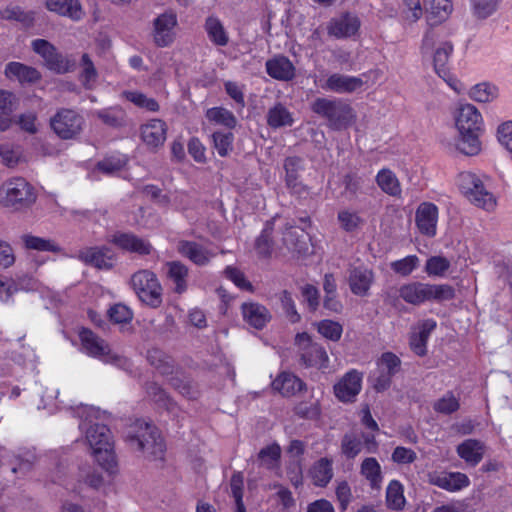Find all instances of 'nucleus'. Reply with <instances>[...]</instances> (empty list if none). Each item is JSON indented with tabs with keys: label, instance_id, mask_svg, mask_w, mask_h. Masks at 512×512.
Instances as JSON below:
<instances>
[{
	"label": "nucleus",
	"instance_id": "obj_40",
	"mask_svg": "<svg viewBox=\"0 0 512 512\" xmlns=\"http://www.w3.org/2000/svg\"><path fill=\"white\" fill-rule=\"evenodd\" d=\"M479 132L480 131L459 132V138L456 143L457 150L464 155H477L481 150Z\"/></svg>",
	"mask_w": 512,
	"mask_h": 512
},
{
	"label": "nucleus",
	"instance_id": "obj_19",
	"mask_svg": "<svg viewBox=\"0 0 512 512\" xmlns=\"http://www.w3.org/2000/svg\"><path fill=\"white\" fill-rule=\"evenodd\" d=\"M483 120L480 112L472 104L460 106L456 116V127L459 132L480 131Z\"/></svg>",
	"mask_w": 512,
	"mask_h": 512
},
{
	"label": "nucleus",
	"instance_id": "obj_46",
	"mask_svg": "<svg viewBox=\"0 0 512 512\" xmlns=\"http://www.w3.org/2000/svg\"><path fill=\"white\" fill-rule=\"evenodd\" d=\"M281 455L279 445L272 444L261 449L258 453L259 464L267 469H274L278 466Z\"/></svg>",
	"mask_w": 512,
	"mask_h": 512
},
{
	"label": "nucleus",
	"instance_id": "obj_16",
	"mask_svg": "<svg viewBox=\"0 0 512 512\" xmlns=\"http://www.w3.org/2000/svg\"><path fill=\"white\" fill-rule=\"evenodd\" d=\"M142 141L153 150L163 146L167 137V125L160 119H152L140 127Z\"/></svg>",
	"mask_w": 512,
	"mask_h": 512
},
{
	"label": "nucleus",
	"instance_id": "obj_15",
	"mask_svg": "<svg viewBox=\"0 0 512 512\" xmlns=\"http://www.w3.org/2000/svg\"><path fill=\"white\" fill-rule=\"evenodd\" d=\"M438 207L431 202L421 203L415 213V223L421 234L434 237L437 231Z\"/></svg>",
	"mask_w": 512,
	"mask_h": 512
},
{
	"label": "nucleus",
	"instance_id": "obj_25",
	"mask_svg": "<svg viewBox=\"0 0 512 512\" xmlns=\"http://www.w3.org/2000/svg\"><path fill=\"white\" fill-rule=\"evenodd\" d=\"M359 26L360 23L356 16L344 14L330 21L328 32L337 38L350 37L358 31Z\"/></svg>",
	"mask_w": 512,
	"mask_h": 512
},
{
	"label": "nucleus",
	"instance_id": "obj_12",
	"mask_svg": "<svg viewBox=\"0 0 512 512\" xmlns=\"http://www.w3.org/2000/svg\"><path fill=\"white\" fill-rule=\"evenodd\" d=\"M85 120L72 109L62 108L51 117L50 126L54 133L63 140L76 139L82 132Z\"/></svg>",
	"mask_w": 512,
	"mask_h": 512
},
{
	"label": "nucleus",
	"instance_id": "obj_10",
	"mask_svg": "<svg viewBox=\"0 0 512 512\" xmlns=\"http://www.w3.org/2000/svg\"><path fill=\"white\" fill-rule=\"evenodd\" d=\"M294 344L297 349L300 363L305 367L326 369L329 364V357L325 348L314 342L306 332L298 333L295 336Z\"/></svg>",
	"mask_w": 512,
	"mask_h": 512
},
{
	"label": "nucleus",
	"instance_id": "obj_21",
	"mask_svg": "<svg viewBox=\"0 0 512 512\" xmlns=\"http://www.w3.org/2000/svg\"><path fill=\"white\" fill-rule=\"evenodd\" d=\"M178 252L198 266L207 265L215 256V253L193 241H180L177 246Z\"/></svg>",
	"mask_w": 512,
	"mask_h": 512
},
{
	"label": "nucleus",
	"instance_id": "obj_22",
	"mask_svg": "<svg viewBox=\"0 0 512 512\" xmlns=\"http://www.w3.org/2000/svg\"><path fill=\"white\" fill-rule=\"evenodd\" d=\"M110 249L103 247H86L78 251L77 258L87 265L99 269H108L112 266L111 257L108 255Z\"/></svg>",
	"mask_w": 512,
	"mask_h": 512
},
{
	"label": "nucleus",
	"instance_id": "obj_28",
	"mask_svg": "<svg viewBox=\"0 0 512 512\" xmlns=\"http://www.w3.org/2000/svg\"><path fill=\"white\" fill-rule=\"evenodd\" d=\"M436 328V321L426 319L420 322L410 338L412 350L419 356L426 354V344L430 333Z\"/></svg>",
	"mask_w": 512,
	"mask_h": 512
},
{
	"label": "nucleus",
	"instance_id": "obj_50",
	"mask_svg": "<svg viewBox=\"0 0 512 512\" xmlns=\"http://www.w3.org/2000/svg\"><path fill=\"white\" fill-rule=\"evenodd\" d=\"M460 407L459 399L452 393L446 392L441 398L437 399L433 404V409L437 413L452 414Z\"/></svg>",
	"mask_w": 512,
	"mask_h": 512
},
{
	"label": "nucleus",
	"instance_id": "obj_9",
	"mask_svg": "<svg viewBox=\"0 0 512 512\" xmlns=\"http://www.w3.org/2000/svg\"><path fill=\"white\" fill-rule=\"evenodd\" d=\"M131 286L144 304L157 308L162 303V288L156 275L149 270H140L131 277Z\"/></svg>",
	"mask_w": 512,
	"mask_h": 512
},
{
	"label": "nucleus",
	"instance_id": "obj_4",
	"mask_svg": "<svg viewBox=\"0 0 512 512\" xmlns=\"http://www.w3.org/2000/svg\"><path fill=\"white\" fill-rule=\"evenodd\" d=\"M37 199L35 188L23 177H12L0 186V203L19 211L31 207Z\"/></svg>",
	"mask_w": 512,
	"mask_h": 512
},
{
	"label": "nucleus",
	"instance_id": "obj_35",
	"mask_svg": "<svg viewBox=\"0 0 512 512\" xmlns=\"http://www.w3.org/2000/svg\"><path fill=\"white\" fill-rule=\"evenodd\" d=\"M373 280L372 272L365 267H354L350 270L349 285L356 295H365Z\"/></svg>",
	"mask_w": 512,
	"mask_h": 512
},
{
	"label": "nucleus",
	"instance_id": "obj_11",
	"mask_svg": "<svg viewBox=\"0 0 512 512\" xmlns=\"http://www.w3.org/2000/svg\"><path fill=\"white\" fill-rule=\"evenodd\" d=\"M32 49L44 61V65L52 72L65 74L74 70L76 61L71 56L60 53L54 45L45 39H35L31 43Z\"/></svg>",
	"mask_w": 512,
	"mask_h": 512
},
{
	"label": "nucleus",
	"instance_id": "obj_14",
	"mask_svg": "<svg viewBox=\"0 0 512 512\" xmlns=\"http://www.w3.org/2000/svg\"><path fill=\"white\" fill-rule=\"evenodd\" d=\"M177 16L173 11L158 15L153 21V40L158 47H167L174 40Z\"/></svg>",
	"mask_w": 512,
	"mask_h": 512
},
{
	"label": "nucleus",
	"instance_id": "obj_33",
	"mask_svg": "<svg viewBox=\"0 0 512 512\" xmlns=\"http://www.w3.org/2000/svg\"><path fill=\"white\" fill-rule=\"evenodd\" d=\"M5 75L9 79H16L20 83H35L41 78V74L33 67L19 62H10L6 65Z\"/></svg>",
	"mask_w": 512,
	"mask_h": 512
},
{
	"label": "nucleus",
	"instance_id": "obj_47",
	"mask_svg": "<svg viewBox=\"0 0 512 512\" xmlns=\"http://www.w3.org/2000/svg\"><path fill=\"white\" fill-rule=\"evenodd\" d=\"M169 382L174 389L189 399H194L198 395V391L193 386L191 380L182 373L172 376Z\"/></svg>",
	"mask_w": 512,
	"mask_h": 512
},
{
	"label": "nucleus",
	"instance_id": "obj_13",
	"mask_svg": "<svg viewBox=\"0 0 512 512\" xmlns=\"http://www.w3.org/2000/svg\"><path fill=\"white\" fill-rule=\"evenodd\" d=\"M363 374L356 369L346 372L334 385L336 398L344 403L354 402L362 388Z\"/></svg>",
	"mask_w": 512,
	"mask_h": 512
},
{
	"label": "nucleus",
	"instance_id": "obj_58",
	"mask_svg": "<svg viewBox=\"0 0 512 512\" xmlns=\"http://www.w3.org/2000/svg\"><path fill=\"white\" fill-rule=\"evenodd\" d=\"M278 297L287 319L291 323H298L301 320V316L297 312L291 293L287 290H283L279 293Z\"/></svg>",
	"mask_w": 512,
	"mask_h": 512
},
{
	"label": "nucleus",
	"instance_id": "obj_2",
	"mask_svg": "<svg viewBox=\"0 0 512 512\" xmlns=\"http://www.w3.org/2000/svg\"><path fill=\"white\" fill-rule=\"evenodd\" d=\"M125 440L131 449L141 451L151 460L163 459L165 444L159 430L150 422L136 420L125 432Z\"/></svg>",
	"mask_w": 512,
	"mask_h": 512
},
{
	"label": "nucleus",
	"instance_id": "obj_6",
	"mask_svg": "<svg viewBox=\"0 0 512 512\" xmlns=\"http://www.w3.org/2000/svg\"><path fill=\"white\" fill-rule=\"evenodd\" d=\"M458 186L465 197L475 206L486 211H493L497 206V198L488 185L472 172H461L458 175Z\"/></svg>",
	"mask_w": 512,
	"mask_h": 512
},
{
	"label": "nucleus",
	"instance_id": "obj_27",
	"mask_svg": "<svg viewBox=\"0 0 512 512\" xmlns=\"http://www.w3.org/2000/svg\"><path fill=\"white\" fill-rule=\"evenodd\" d=\"M431 482L450 492L459 491L470 484L468 476L461 472L440 473L433 476Z\"/></svg>",
	"mask_w": 512,
	"mask_h": 512
},
{
	"label": "nucleus",
	"instance_id": "obj_44",
	"mask_svg": "<svg viewBox=\"0 0 512 512\" xmlns=\"http://www.w3.org/2000/svg\"><path fill=\"white\" fill-rule=\"evenodd\" d=\"M206 117L209 121L223 125L230 129L234 128L237 123L234 114L223 107H213L208 109L206 112Z\"/></svg>",
	"mask_w": 512,
	"mask_h": 512
},
{
	"label": "nucleus",
	"instance_id": "obj_34",
	"mask_svg": "<svg viewBox=\"0 0 512 512\" xmlns=\"http://www.w3.org/2000/svg\"><path fill=\"white\" fill-rule=\"evenodd\" d=\"M272 387L281 395L289 397L300 392L304 388V383L296 375L283 372L272 382Z\"/></svg>",
	"mask_w": 512,
	"mask_h": 512
},
{
	"label": "nucleus",
	"instance_id": "obj_20",
	"mask_svg": "<svg viewBox=\"0 0 512 512\" xmlns=\"http://www.w3.org/2000/svg\"><path fill=\"white\" fill-rule=\"evenodd\" d=\"M111 242L123 250L139 255H148L152 250V245L147 240L132 233H116Z\"/></svg>",
	"mask_w": 512,
	"mask_h": 512
},
{
	"label": "nucleus",
	"instance_id": "obj_38",
	"mask_svg": "<svg viewBox=\"0 0 512 512\" xmlns=\"http://www.w3.org/2000/svg\"><path fill=\"white\" fill-rule=\"evenodd\" d=\"M309 473L314 485L325 487L333 477L332 461L328 458L319 459L313 464Z\"/></svg>",
	"mask_w": 512,
	"mask_h": 512
},
{
	"label": "nucleus",
	"instance_id": "obj_5",
	"mask_svg": "<svg viewBox=\"0 0 512 512\" xmlns=\"http://www.w3.org/2000/svg\"><path fill=\"white\" fill-rule=\"evenodd\" d=\"M79 337L82 348L87 355L97 358L104 363L112 364L125 371L131 370V361L114 351L104 339L91 330L83 328L79 333Z\"/></svg>",
	"mask_w": 512,
	"mask_h": 512
},
{
	"label": "nucleus",
	"instance_id": "obj_3",
	"mask_svg": "<svg viewBox=\"0 0 512 512\" xmlns=\"http://www.w3.org/2000/svg\"><path fill=\"white\" fill-rule=\"evenodd\" d=\"M311 110L332 130L346 129L355 119L353 108L339 98L318 97L311 103Z\"/></svg>",
	"mask_w": 512,
	"mask_h": 512
},
{
	"label": "nucleus",
	"instance_id": "obj_56",
	"mask_svg": "<svg viewBox=\"0 0 512 512\" xmlns=\"http://www.w3.org/2000/svg\"><path fill=\"white\" fill-rule=\"evenodd\" d=\"M502 0H471L473 15L479 19H485L492 15Z\"/></svg>",
	"mask_w": 512,
	"mask_h": 512
},
{
	"label": "nucleus",
	"instance_id": "obj_43",
	"mask_svg": "<svg viewBox=\"0 0 512 512\" xmlns=\"http://www.w3.org/2000/svg\"><path fill=\"white\" fill-rule=\"evenodd\" d=\"M361 474L373 489H381V466L375 458H366L361 464Z\"/></svg>",
	"mask_w": 512,
	"mask_h": 512
},
{
	"label": "nucleus",
	"instance_id": "obj_53",
	"mask_svg": "<svg viewBox=\"0 0 512 512\" xmlns=\"http://www.w3.org/2000/svg\"><path fill=\"white\" fill-rule=\"evenodd\" d=\"M147 395L160 407H164L167 410H172L174 403L168 397L166 392L155 382H149L146 385Z\"/></svg>",
	"mask_w": 512,
	"mask_h": 512
},
{
	"label": "nucleus",
	"instance_id": "obj_1",
	"mask_svg": "<svg viewBox=\"0 0 512 512\" xmlns=\"http://www.w3.org/2000/svg\"><path fill=\"white\" fill-rule=\"evenodd\" d=\"M101 415L102 413L95 407H83L79 427L85 430L86 440L95 460L103 469L111 472L115 466L111 432L106 425L94 422V420L98 421Z\"/></svg>",
	"mask_w": 512,
	"mask_h": 512
},
{
	"label": "nucleus",
	"instance_id": "obj_36",
	"mask_svg": "<svg viewBox=\"0 0 512 512\" xmlns=\"http://www.w3.org/2000/svg\"><path fill=\"white\" fill-rule=\"evenodd\" d=\"M167 277L174 285V291L182 294L187 290L188 268L179 261L166 264Z\"/></svg>",
	"mask_w": 512,
	"mask_h": 512
},
{
	"label": "nucleus",
	"instance_id": "obj_39",
	"mask_svg": "<svg viewBox=\"0 0 512 512\" xmlns=\"http://www.w3.org/2000/svg\"><path fill=\"white\" fill-rule=\"evenodd\" d=\"M386 196L391 198L390 201H394V211L398 212V217H401L402 202H404L402 187L397 176L386 170Z\"/></svg>",
	"mask_w": 512,
	"mask_h": 512
},
{
	"label": "nucleus",
	"instance_id": "obj_57",
	"mask_svg": "<svg viewBox=\"0 0 512 512\" xmlns=\"http://www.w3.org/2000/svg\"><path fill=\"white\" fill-rule=\"evenodd\" d=\"M419 264L420 259L416 255H409L400 260L391 262L390 267L395 273L401 276H408L418 268Z\"/></svg>",
	"mask_w": 512,
	"mask_h": 512
},
{
	"label": "nucleus",
	"instance_id": "obj_64",
	"mask_svg": "<svg viewBox=\"0 0 512 512\" xmlns=\"http://www.w3.org/2000/svg\"><path fill=\"white\" fill-rule=\"evenodd\" d=\"M496 135L501 146L512 154V120L501 123Z\"/></svg>",
	"mask_w": 512,
	"mask_h": 512
},
{
	"label": "nucleus",
	"instance_id": "obj_42",
	"mask_svg": "<svg viewBox=\"0 0 512 512\" xmlns=\"http://www.w3.org/2000/svg\"><path fill=\"white\" fill-rule=\"evenodd\" d=\"M469 97L480 103H488L498 97V88L488 82L478 83L470 89Z\"/></svg>",
	"mask_w": 512,
	"mask_h": 512
},
{
	"label": "nucleus",
	"instance_id": "obj_62",
	"mask_svg": "<svg viewBox=\"0 0 512 512\" xmlns=\"http://www.w3.org/2000/svg\"><path fill=\"white\" fill-rule=\"evenodd\" d=\"M214 147L221 157L227 156L232 150L234 136L231 132H215L212 135Z\"/></svg>",
	"mask_w": 512,
	"mask_h": 512
},
{
	"label": "nucleus",
	"instance_id": "obj_8",
	"mask_svg": "<svg viewBox=\"0 0 512 512\" xmlns=\"http://www.w3.org/2000/svg\"><path fill=\"white\" fill-rule=\"evenodd\" d=\"M453 50V44L439 32L429 30L425 33L422 40L421 53L424 57L432 59L434 70L437 74L444 73L445 69L448 68Z\"/></svg>",
	"mask_w": 512,
	"mask_h": 512
},
{
	"label": "nucleus",
	"instance_id": "obj_63",
	"mask_svg": "<svg viewBox=\"0 0 512 512\" xmlns=\"http://www.w3.org/2000/svg\"><path fill=\"white\" fill-rule=\"evenodd\" d=\"M126 165V159L122 157L105 158L97 164V169L106 175H113Z\"/></svg>",
	"mask_w": 512,
	"mask_h": 512
},
{
	"label": "nucleus",
	"instance_id": "obj_30",
	"mask_svg": "<svg viewBox=\"0 0 512 512\" xmlns=\"http://www.w3.org/2000/svg\"><path fill=\"white\" fill-rule=\"evenodd\" d=\"M93 115L103 124L114 129L126 127L129 122L126 111L120 106L96 110Z\"/></svg>",
	"mask_w": 512,
	"mask_h": 512
},
{
	"label": "nucleus",
	"instance_id": "obj_48",
	"mask_svg": "<svg viewBox=\"0 0 512 512\" xmlns=\"http://www.w3.org/2000/svg\"><path fill=\"white\" fill-rule=\"evenodd\" d=\"M81 67L80 80L85 88L92 89L96 83L98 73L88 54L82 55Z\"/></svg>",
	"mask_w": 512,
	"mask_h": 512
},
{
	"label": "nucleus",
	"instance_id": "obj_52",
	"mask_svg": "<svg viewBox=\"0 0 512 512\" xmlns=\"http://www.w3.org/2000/svg\"><path fill=\"white\" fill-rule=\"evenodd\" d=\"M318 332L328 340L338 341L343 333V327L339 322L324 319L317 324Z\"/></svg>",
	"mask_w": 512,
	"mask_h": 512
},
{
	"label": "nucleus",
	"instance_id": "obj_54",
	"mask_svg": "<svg viewBox=\"0 0 512 512\" xmlns=\"http://www.w3.org/2000/svg\"><path fill=\"white\" fill-rule=\"evenodd\" d=\"M22 240L24 242V245L27 249L32 250H38V251H52L57 252L59 251V246L45 238L33 236V235H24L22 237Z\"/></svg>",
	"mask_w": 512,
	"mask_h": 512
},
{
	"label": "nucleus",
	"instance_id": "obj_31",
	"mask_svg": "<svg viewBox=\"0 0 512 512\" xmlns=\"http://www.w3.org/2000/svg\"><path fill=\"white\" fill-rule=\"evenodd\" d=\"M308 235L292 226L283 233V243L288 250L299 255H306L309 251Z\"/></svg>",
	"mask_w": 512,
	"mask_h": 512
},
{
	"label": "nucleus",
	"instance_id": "obj_32",
	"mask_svg": "<svg viewBox=\"0 0 512 512\" xmlns=\"http://www.w3.org/2000/svg\"><path fill=\"white\" fill-rule=\"evenodd\" d=\"M302 169V160L299 157H287L284 161L286 185L295 194L301 195L306 188L298 181V172Z\"/></svg>",
	"mask_w": 512,
	"mask_h": 512
},
{
	"label": "nucleus",
	"instance_id": "obj_7",
	"mask_svg": "<svg viewBox=\"0 0 512 512\" xmlns=\"http://www.w3.org/2000/svg\"><path fill=\"white\" fill-rule=\"evenodd\" d=\"M400 297L409 304L420 305L425 301H444L454 298V289L447 284L412 282L399 290Z\"/></svg>",
	"mask_w": 512,
	"mask_h": 512
},
{
	"label": "nucleus",
	"instance_id": "obj_37",
	"mask_svg": "<svg viewBox=\"0 0 512 512\" xmlns=\"http://www.w3.org/2000/svg\"><path fill=\"white\" fill-rule=\"evenodd\" d=\"M266 118L267 124L273 129L292 126L294 122L292 113L280 102L268 110Z\"/></svg>",
	"mask_w": 512,
	"mask_h": 512
},
{
	"label": "nucleus",
	"instance_id": "obj_55",
	"mask_svg": "<svg viewBox=\"0 0 512 512\" xmlns=\"http://www.w3.org/2000/svg\"><path fill=\"white\" fill-rule=\"evenodd\" d=\"M149 363L162 374H168L172 368L171 358L159 349H151L147 353Z\"/></svg>",
	"mask_w": 512,
	"mask_h": 512
},
{
	"label": "nucleus",
	"instance_id": "obj_18",
	"mask_svg": "<svg viewBox=\"0 0 512 512\" xmlns=\"http://www.w3.org/2000/svg\"><path fill=\"white\" fill-rule=\"evenodd\" d=\"M363 84V80L359 77L335 73L327 78L325 84L322 85V88L343 94L360 90Z\"/></svg>",
	"mask_w": 512,
	"mask_h": 512
},
{
	"label": "nucleus",
	"instance_id": "obj_61",
	"mask_svg": "<svg viewBox=\"0 0 512 512\" xmlns=\"http://www.w3.org/2000/svg\"><path fill=\"white\" fill-rule=\"evenodd\" d=\"M341 449L342 453L347 458H354L360 453L362 449V443L356 434H345L342 439Z\"/></svg>",
	"mask_w": 512,
	"mask_h": 512
},
{
	"label": "nucleus",
	"instance_id": "obj_17",
	"mask_svg": "<svg viewBox=\"0 0 512 512\" xmlns=\"http://www.w3.org/2000/svg\"><path fill=\"white\" fill-rule=\"evenodd\" d=\"M241 313L243 320L255 329H263L271 320V313L262 304L258 302H244L241 304Z\"/></svg>",
	"mask_w": 512,
	"mask_h": 512
},
{
	"label": "nucleus",
	"instance_id": "obj_26",
	"mask_svg": "<svg viewBox=\"0 0 512 512\" xmlns=\"http://www.w3.org/2000/svg\"><path fill=\"white\" fill-rule=\"evenodd\" d=\"M46 8L73 21H79L84 17L79 0H46Z\"/></svg>",
	"mask_w": 512,
	"mask_h": 512
},
{
	"label": "nucleus",
	"instance_id": "obj_41",
	"mask_svg": "<svg viewBox=\"0 0 512 512\" xmlns=\"http://www.w3.org/2000/svg\"><path fill=\"white\" fill-rule=\"evenodd\" d=\"M406 504L404 486L397 480H392L386 487V506L393 510H402Z\"/></svg>",
	"mask_w": 512,
	"mask_h": 512
},
{
	"label": "nucleus",
	"instance_id": "obj_60",
	"mask_svg": "<svg viewBox=\"0 0 512 512\" xmlns=\"http://www.w3.org/2000/svg\"><path fill=\"white\" fill-rule=\"evenodd\" d=\"M124 95L127 100L134 103L138 107L145 108L151 112H156L159 109V104L155 99L149 98L140 92L127 91L124 92Z\"/></svg>",
	"mask_w": 512,
	"mask_h": 512
},
{
	"label": "nucleus",
	"instance_id": "obj_23",
	"mask_svg": "<svg viewBox=\"0 0 512 512\" xmlns=\"http://www.w3.org/2000/svg\"><path fill=\"white\" fill-rule=\"evenodd\" d=\"M266 72L273 79L279 81H290L295 77V66L285 56L279 55L267 60Z\"/></svg>",
	"mask_w": 512,
	"mask_h": 512
},
{
	"label": "nucleus",
	"instance_id": "obj_59",
	"mask_svg": "<svg viewBox=\"0 0 512 512\" xmlns=\"http://www.w3.org/2000/svg\"><path fill=\"white\" fill-rule=\"evenodd\" d=\"M231 495L235 500L236 512H246L243 503V476L241 473H235L230 479Z\"/></svg>",
	"mask_w": 512,
	"mask_h": 512
},
{
	"label": "nucleus",
	"instance_id": "obj_24",
	"mask_svg": "<svg viewBox=\"0 0 512 512\" xmlns=\"http://www.w3.org/2000/svg\"><path fill=\"white\" fill-rule=\"evenodd\" d=\"M458 456L470 466L478 465L485 454V445L477 439H467L457 446Z\"/></svg>",
	"mask_w": 512,
	"mask_h": 512
},
{
	"label": "nucleus",
	"instance_id": "obj_51",
	"mask_svg": "<svg viewBox=\"0 0 512 512\" xmlns=\"http://www.w3.org/2000/svg\"><path fill=\"white\" fill-rule=\"evenodd\" d=\"M449 268L450 261L443 256H432L425 264V272L432 277H443Z\"/></svg>",
	"mask_w": 512,
	"mask_h": 512
},
{
	"label": "nucleus",
	"instance_id": "obj_29",
	"mask_svg": "<svg viewBox=\"0 0 512 512\" xmlns=\"http://www.w3.org/2000/svg\"><path fill=\"white\" fill-rule=\"evenodd\" d=\"M204 30L209 41L218 47H225L229 43V34L221 20L216 16H208L205 19Z\"/></svg>",
	"mask_w": 512,
	"mask_h": 512
},
{
	"label": "nucleus",
	"instance_id": "obj_45",
	"mask_svg": "<svg viewBox=\"0 0 512 512\" xmlns=\"http://www.w3.org/2000/svg\"><path fill=\"white\" fill-rule=\"evenodd\" d=\"M429 4L430 19L434 18V22H442L448 18L453 10L451 0H426Z\"/></svg>",
	"mask_w": 512,
	"mask_h": 512
},
{
	"label": "nucleus",
	"instance_id": "obj_49",
	"mask_svg": "<svg viewBox=\"0 0 512 512\" xmlns=\"http://www.w3.org/2000/svg\"><path fill=\"white\" fill-rule=\"evenodd\" d=\"M272 223L267 222L261 234L255 241V249L257 253L262 257H269L272 253L273 242L271 239L272 234Z\"/></svg>",
	"mask_w": 512,
	"mask_h": 512
}]
</instances>
